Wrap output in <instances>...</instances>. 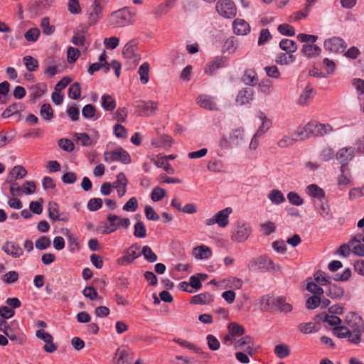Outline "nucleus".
I'll list each match as a JSON object with an SVG mask.
<instances>
[{"label":"nucleus","mask_w":364,"mask_h":364,"mask_svg":"<svg viewBox=\"0 0 364 364\" xmlns=\"http://www.w3.org/2000/svg\"><path fill=\"white\" fill-rule=\"evenodd\" d=\"M27 174L26 168L20 165L15 166L10 171L7 180H14L23 178Z\"/></svg>","instance_id":"a878e982"},{"label":"nucleus","mask_w":364,"mask_h":364,"mask_svg":"<svg viewBox=\"0 0 364 364\" xmlns=\"http://www.w3.org/2000/svg\"><path fill=\"white\" fill-rule=\"evenodd\" d=\"M141 255H144V259L149 262H154L157 260V255L152 251L150 247L145 245L142 247Z\"/></svg>","instance_id":"de8ad7c7"},{"label":"nucleus","mask_w":364,"mask_h":364,"mask_svg":"<svg viewBox=\"0 0 364 364\" xmlns=\"http://www.w3.org/2000/svg\"><path fill=\"white\" fill-rule=\"evenodd\" d=\"M228 329L229 332H230L234 336H240L245 333V328L243 326L235 322L229 324Z\"/></svg>","instance_id":"680f3d73"},{"label":"nucleus","mask_w":364,"mask_h":364,"mask_svg":"<svg viewBox=\"0 0 364 364\" xmlns=\"http://www.w3.org/2000/svg\"><path fill=\"white\" fill-rule=\"evenodd\" d=\"M136 107L141 109L145 115H154L157 110V102L154 101H140Z\"/></svg>","instance_id":"aec40b11"},{"label":"nucleus","mask_w":364,"mask_h":364,"mask_svg":"<svg viewBox=\"0 0 364 364\" xmlns=\"http://www.w3.org/2000/svg\"><path fill=\"white\" fill-rule=\"evenodd\" d=\"M81 95V87L79 82H74L72 84L68 90V96L73 100H77Z\"/></svg>","instance_id":"8fccbe9b"},{"label":"nucleus","mask_w":364,"mask_h":364,"mask_svg":"<svg viewBox=\"0 0 364 364\" xmlns=\"http://www.w3.org/2000/svg\"><path fill=\"white\" fill-rule=\"evenodd\" d=\"M173 341L178 343L183 347L187 348L191 350H193L196 353L203 354V351L201 348L196 347L193 343H191L181 338H174Z\"/></svg>","instance_id":"603ef678"},{"label":"nucleus","mask_w":364,"mask_h":364,"mask_svg":"<svg viewBox=\"0 0 364 364\" xmlns=\"http://www.w3.org/2000/svg\"><path fill=\"white\" fill-rule=\"evenodd\" d=\"M253 95L254 92L251 88H243L239 91L236 97V102L241 105L249 103L253 100Z\"/></svg>","instance_id":"4be33fe9"},{"label":"nucleus","mask_w":364,"mask_h":364,"mask_svg":"<svg viewBox=\"0 0 364 364\" xmlns=\"http://www.w3.org/2000/svg\"><path fill=\"white\" fill-rule=\"evenodd\" d=\"M242 80L246 85H252V83L257 80V73L253 70H246L242 77Z\"/></svg>","instance_id":"09e8293b"},{"label":"nucleus","mask_w":364,"mask_h":364,"mask_svg":"<svg viewBox=\"0 0 364 364\" xmlns=\"http://www.w3.org/2000/svg\"><path fill=\"white\" fill-rule=\"evenodd\" d=\"M22 109V105L21 103H14L9 106L2 113V117L4 118H9L11 116H14L16 114L18 115V119L20 118V111Z\"/></svg>","instance_id":"7c9ffc66"},{"label":"nucleus","mask_w":364,"mask_h":364,"mask_svg":"<svg viewBox=\"0 0 364 364\" xmlns=\"http://www.w3.org/2000/svg\"><path fill=\"white\" fill-rule=\"evenodd\" d=\"M193 256L198 259H206L212 255L211 250L205 246L200 245L196 247L193 250Z\"/></svg>","instance_id":"5701e85b"},{"label":"nucleus","mask_w":364,"mask_h":364,"mask_svg":"<svg viewBox=\"0 0 364 364\" xmlns=\"http://www.w3.org/2000/svg\"><path fill=\"white\" fill-rule=\"evenodd\" d=\"M298 141H299V139H293L291 135H284L277 141V144L278 147L284 149L293 146L294 144Z\"/></svg>","instance_id":"c03bdc74"},{"label":"nucleus","mask_w":364,"mask_h":364,"mask_svg":"<svg viewBox=\"0 0 364 364\" xmlns=\"http://www.w3.org/2000/svg\"><path fill=\"white\" fill-rule=\"evenodd\" d=\"M225 60L226 58L225 57H216L205 69V73L213 75L216 70L223 67Z\"/></svg>","instance_id":"bb28decb"},{"label":"nucleus","mask_w":364,"mask_h":364,"mask_svg":"<svg viewBox=\"0 0 364 364\" xmlns=\"http://www.w3.org/2000/svg\"><path fill=\"white\" fill-rule=\"evenodd\" d=\"M254 339L250 336H245L235 343V348H243L245 346L253 345Z\"/></svg>","instance_id":"13d9d810"},{"label":"nucleus","mask_w":364,"mask_h":364,"mask_svg":"<svg viewBox=\"0 0 364 364\" xmlns=\"http://www.w3.org/2000/svg\"><path fill=\"white\" fill-rule=\"evenodd\" d=\"M102 106L107 111H112L116 107L115 100L109 95H104L102 97Z\"/></svg>","instance_id":"79ce46f5"},{"label":"nucleus","mask_w":364,"mask_h":364,"mask_svg":"<svg viewBox=\"0 0 364 364\" xmlns=\"http://www.w3.org/2000/svg\"><path fill=\"white\" fill-rule=\"evenodd\" d=\"M213 301V296L209 293H201L192 297L191 302L195 304H207Z\"/></svg>","instance_id":"c756f323"},{"label":"nucleus","mask_w":364,"mask_h":364,"mask_svg":"<svg viewBox=\"0 0 364 364\" xmlns=\"http://www.w3.org/2000/svg\"><path fill=\"white\" fill-rule=\"evenodd\" d=\"M234 33L236 35H247L250 32V26L249 23L241 18H236L232 23Z\"/></svg>","instance_id":"f3484780"},{"label":"nucleus","mask_w":364,"mask_h":364,"mask_svg":"<svg viewBox=\"0 0 364 364\" xmlns=\"http://www.w3.org/2000/svg\"><path fill=\"white\" fill-rule=\"evenodd\" d=\"M272 305L276 306L280 311L288 313L291 311L292 306L290 304L286 302V298L278 296L273 299Z\"/></svg>","instance_id":"393cba45"},{"label":"nucleus","mask_w":364,"mask_h":364,"mask_svg":"<svg viewBox=\"0 0 364 364\" xmlns=\"http://www.w3.org/2000/svg\"><path fill=\"white\" fill-rule=\"evenodd\" d=\"M4 333L11 341H16L18 343H21V339L19 337V328L17 326V323L15 321L11 323L6 328H5Z\"/></svg>","instance_id":"6ab92c4d"},{"label":"nucleus","mask_w":364,"mask_h":364,"mask_svg":"<svg viewBox=\"0 0 364 364\" xmlns=\"http://www.w3.org/2000/svg\"><path fill=\"white\" fill-rule=\"evenodd\" d=\"M149 65L148 63H144L140 65L138 70V74L140 76V81L142 84H146L149 81Z\"/></svg>","instance_id":"a19ab883"},{"label":"nucleus","mask_w":364,"mask_h":364,"mask_svg":"<svg viewBox=\"0 0 364 364\" xmlns=\"http://www.w3.org/2000/svg\"><path fill=\"white\" fill-rule=\"evenodd\" d=\"M314 278L321 285L325 286L331 284V277L321 270L316 272L314 274Z\"/></svg>","instance_id":"e433bc0d"},{"label":"nucleus","mask_w":364,"mask_h":364,"mask_svg":"<svg viewBox=\"0 0 364 364\" xmlns=\"http://www.w3.org/2000/svg\"><path fill=\"white\" fill-rule=\"evenodd\" d=\"M105 161H119L124 164H128L131 162L129 154L122 148L112 151H105L104 154Z\"/></svg>","instance_id":"1a4fd4ad"},{"label":"nucleus","mask_w":364,"mask_h":364,"mask_svg":"<svg viewBox=\"0 0 364 364\" xmlns=\"http://www.w3.org/2000/svg\"><path fill=\"white\" fill-rule=\"evenodd\" d=\"M295 56L290 53H279L275 59L277 63L279 65H289L295 61Z\"/></svg>","instance_id":"4c0bfd02"},{"label":"nucleus","mask_w":364,"mask_h":364,"mask_svg":"<svg viewBox=\"0 0 364 364\" xmlns=\"http://www.w3.org/2000/svg\"><path fill=\"white\" fill-rule=\"evenodd\" d=\"M104 6L100 2V0H95L89 11L88 22L90 25L95 24L102 16V10Z\"/></svg>","instance_id":"9b49d317"},{"label":"nucleus","mask_w":364,"mask_h":364,"mask_svg":"<svg viewBox=\"0 0 364 364\" xmlns=\"http://www.w3.org/2000/svg\"><path fill=\"white\" fill-rule=\"evenodd\" d=\"M274 352L279 358H284L289 355L290 349L287 344H279L274 347Z\"/></svg>","instance_id":"37998d69"},{"label":"nucleus","mask_w":364,"mask_h":364,"mask_svg":"<svg viewBox=\"0 0 364 364\" xmlns=\"http://www.w3.org/2000/svg\"><path fill=\"white\" fill-rule=\"evenodd\" d=\"M320 318L324 322L328 323L330 326H338L341 323V319L336 316H329L327 314L321 315Z\"/></svg>","instance_id":"0e129e2a"},{"label":"nucleus","mask_w":364,"mask_h":364,"mask_svg":"<svg viewBox=\"0 0 364 364\" xmlns=\"http://www.w3.org/2000/svg\"><path fill=\"white\" fill-rule=\"evenodd\" d=\"M248 268L252 271L265 269L267 271H277L280 269L276 266L272 259L267 256H262L250 261Z\"/></svg>","instance_id":"20e7f679"},{"label":"nucleus","mask_w":364,"mask_h":364,"mask_svg":"<svg viewBox=\"0 0 364 364\" xmlns=\"http://www.w3.org/2000/svg\"><path fill=\"white\" fill-rule=\"evenodd\" d=\"M40 36V31L38 28H33L27 31L24 37L28 41L36 42Z\"/></svg>","instance_id":"69168bd1"},{"label":"nucleus","mask_w":364,"mask_h":364,"mask_svg":"<svg viewBox=\"0 0 364 364\" xmlns=\"http://www.w3.org/2000/svg\"><path fill=\"white\" fill-rule=\"evenodd\" d=\"M237 41L235 37L228 38L224 43V48L229 53L235 52L237 48Z\"/></svg>","instance_id":"4d7b16f0"},{"label":"nucleus","mask_w":364,"mask_h":364,"mask_svg":"<svg viewBox=\"0 0 364 364\" xmlns=\"http://www.w3.org/2000/svg\"><path fill=\"white\" fill-rule=\"evenodd\" d=\"M136 43L134 40L128 42L124 47L122 54L127 59H134L136 58L134 47Z\"/></svg>","instance_id":"58836bf2"},{"label":"nucleus","mask_w":364,"mask_h":364,"mask_svg":"<svg viewBox=\"0 0 364 364\" xmlns=\"http://www.w3.org/2000/svg\"><path fill=\"white\" fill-rule=\"evenodd\" d=\"M2 250L13 257H20L23 254V249L20 245L13 241H7L2 246Z\"/></svg>","instance_id":"4468645a"},{"label":"nucleus","mask_w":364,"mask_h":364,"mask_svg":"<svg viewBox=\"0 0 364 364\" xmlns=\"http://www.w3.org/2000/svg\"><path fill=\"white\" fill-rule=\"evenodd\" d=\"M306 131L309 132L310 135L323 136L331 131V127L329 125L311 122L306 125Z\"/></svg>","instance_id":"9d476101"},{"label":"nucleus","mask_w":364,"mask_h":364,"mask_svg":"<svg viewBox=\"0 0 364 364\" xmlns=\"http://www.w3.org/2000/svg\"><path fill=\"white\" fill-rule=\"evenodd\" d=\"M223 167V162L217 159L210 161L207 165L208 170L211 172H220Z\"/></svg>","instance_id":"bf43d9fd"},{"label":"nucleus","mask_w":364,"mask_h":364,"mask_svg":"<svg viewBox=\"0 0 364 364\" xmlns=\"http://www.w3.org/2000/svg\"><path fill=\"white\" fill-rule=\"evenodd\" d=\"M341 175L338 177V186H348L351 183V173L348 166L342 164L340 168Z\"/></svg>","instance_id":"a211bd4d"},{"label":"nucleus","mask_w":364,"mask_h":364,"mask_svg":"<svg viewBox=\"0 0 364 364\" xmlns=\"http://www.w3.org/2000/svg\"><path fill=\"white\" fill-rule=\"evenodd\" d=\"M102 206V200L99 198H91L87 203V208L90 211H97Z\"/></svg>","instance_id":"338daca9"},{"label":"nucleus","mask_w":364,"mask_h":364,"mask_svg":"<svg viewBox=\"0 0 364 364\" xmlns=\"http://www.w3.org/2000/svg\"><path fill=\"white\" fill-rule=\"evenodd\" d=\"M127 183L128 180L125 174L121 172L117 176V180L114 181L111 185L112 188L117 189L118 196L119 197H122L127 192Z\"/></svg>","instance_id":"2eb2a0df"},{"label":"nucleus","mask_w":364,"mask_h":364,"mask_svg":"<svg viewBox=\"0 0 364 364\" xmlns=\"http://www.w3.org/2000/svg\"><path fill=\"white\" fill-rule=\"evenodd\" d=\"M323 47L327 51L342 53L346 50L347 43L340 37H332L324 41Z\"/></svg>","instance_id":"0eeeda50"},{"label":"nucleus","mask_w":364,"mask_h":364,"mask_svg":"<svg viewBox=\"0 0 364 364\" xmlns=\"http://www.w3.org/2000/svg\"><path fill=\"white\" fill-rule=\"evenodd\" d=\"M268 199L274 205H280L285 201V197L282 192L278 189H272L267 195Z\"/></svg>","instance_id":"cd10ccee"},{"label":"nucleus","mask_w":364,"mask_h":364,"mask_svg":"<svg viewBox=\"0 0 364 364\" xmlns=\"http://www.w3.org/2000/svg\"><path fill=\"white\" fill-rule=\"evenodd\" d=\"M41 27L43 34L48 36L53 34L55 30V26L50 24V18L48 17H44L42 18Z\"/></svg>","instance_id":"49530a36"},{"label":"nucleus","mask_w":364,"mask_h":364,"mask_svg":"<svg viewBox=\"0 0 364 364\" xmlns=\"http://www.w3.org/2000/svg\"><path fill=\"white\" fill-rule=\"evenodd\" d=\"M116 356H118L116 364H130L127 360L128 352L126 350H121L118 348L115 353Z\"/></svg>","instance_id":"774afa93"},{"label":"nucleus","mask_w":364,"mask_h":364,"mask_svg":"<svg viewBox=\"0 0 364 364\" xmlns=\"http://www.w3.org/2000/svg\"><path fill=\"white\" fill-rule=\"evenodd\" d=\"M215 7L217 12L224 18H231L236 16L237 9L231 0H219Z\"/></svg>","instance_id":"423d86ee"},{"label":"nucleus","mask_w":364,"mask_h":364,"mask_svg":"<svg viewBox=\"0 0 364 364\" xmlns=\"http://www.w3.org/2000/svg\"><path fill=\"white\" fill-rule=\"evenodd\" d=\"M197 104L207 109L210 110H217V105L215 102V100L213 97L207 95H202L198 97L197 98Z\"/></svg>","instance_id":"dca6fc26"},{"label":"nucleus","mask_w":364,"mask_h":364,"mask_svg":"<svg viewBox=\"0 0 364 364\" xmlns=\"http://www.w3.org/2000/svg\"><path fill=\"white\" fill-rule=\"evenodd\" d=\"M108 224L104 227L103 233L110 234L116 231L119 228H128L131 224L129 218H122L119 215L108 214L107 215Z\"/></svg>","instance_id":"7ed1b4c3"},{"label":"nucleus","mask_w":364,"mask_h":364,"mask_svg":"<svg viewBox=\"0 0 364 364\" xmlns=\"http://www.w3.org/2000/svg\"><path fill=\"white\" fill-rule=\"evenodd\" d=\"M279 47L287 53L292 54L297 50L296 43L291 39H282L279 43Z\"/></svg>","instance_id":"72a5a7b5"},{"label":"nucleus","mask_w":364,"mask_h":364,"mask_svg":"<svg viewBox=\"0 0 364 364\" xmlns=\"http://www.w3.org/2000/svg\"><path fill=\"white\" fill-rule=\"evenodd\" d=\"M176 1V0H166L165 3L161 4L155 8L154 13L159 16L167 14L174 6Z\"/></svg>","instance_id":"f704fd0d"},{"label":"nucleus","mask_w":364,"mask_h":364,"mask_svg":"<svg viewBox=\"0 0 364 364\" xmlns=\"http://www.w3.org/2000/svg\"><path fill=\"white\" fill-rule=\"evenodd\" d=\"M55 0H36V14H42L52 6Z\"/></svg>","instance_id":"ea45409f"},{"label":"nucleus","mask_w":364,"mask_h":364,"mask_svg":"<svg viewBox=\"0 0 364 364\" xmlns=\"http://www.w3.org/2000/svg\"><path fill=\"white\" fill-rule=\"evenodd\" d=\"M287 199L294 205L299 206L304 203V200L294 191H291L287 194Z\"/></svg>","instance_id":"e2e57ef3"},{"label":"nucleus","mask_w":364,"mask_h":364,"mask_svg":"<svg viewBox=\"0 0 364 364\" xmlns=\"http://www.w3.org/2000/svg\"><path fill=\"white\" fill-rule=\"evenodd\" d=\"M355 154V148L352 146L343 147L338 151L336 158L342 164L348 166V163L353 160Z\"/></svg>","instance_id":"f8f14e48"},{"label":"nucleus","mask_w":364,"mask_h":364,"mask_svg":"<svg viewBox=\"0 0 364 364\" xmlns=\"http://www.w3.org/2000/svg\"><path fill=\"white\" fill-rule=\"evenodd\" d=\"M252 232V228L250 224L242 221H237L232 232L231 238L237 242L246 241Z\"/></svg>","instance_id":"39448f33"},{"label":"nucleus","mask_w":364,"mask_h":364,"mask_svg":"<svg viewBox=\"0 0 364 364\" xmlns=\"http://www.w3.org/2000/svg\"><path fill=\"white\" fill-rule=\"evenodd\" d=\"M23 61L26 69L30 72L35 71L38 68V61L32 56L23 57Z\"/></svg>","instance_id":"a18cd8bd"},{"label":"nucleus","mask_w":364,"mask_h":364,"mask_svg":"<svg viewBox=\"0 0 364 364\" xmlns=\"http://www.w3.org/2000/svg\"><path fill=\"white\" fill-rule=\"evenodd\" d=\"M134 236L138 238H144L146 236V230L141 221L134 225Z\"/></svg>","instance_id":"864d4df0"},{"label":"nucleus","mask_w":364,"mask_h":364,"mask_svg":"<svg viewBox=\"0 0 364 364\" xmlns=\"http://www.w3.org/2000/svg\"><path fill=\"white\" fill-rule=\"evenodd\" d=\"M277 30L281 34L284 36H293L295 35L294 28L292 26L287 23L279 25Z\"/></svg>","instance_id":"5fc2aeb1"},{"label":"nucleus","mask_w":364,"mask_h":364,"mask_svg":"<svg viewBox=\"0 0 364 364\" xmlns=\"http://www.w3.org/2000/svg\"><path fill=\"white\" fill-rule=\"evenodd\" d=\"M229 139L232 146H240L245 140V132L243 127L233 129L229 134Z\"/></svg>","instance_id":"ddd939ff"},{"label":"nucleus","mask_w":364,"mask_h":364,"mask_svg":"<svg viewBox=\"0 0 364 364\" xmlns=\"http://www.w3.org/2000/svg\"><path fill=\"white\" fill-rule=\"evenodd\" d=\"M298 328L301 333L309 334L318 331L320 326L318 323L308 322L300 323Z\"/></svg>","instance_id":"2f4dec72"},{"label":"nucleus","mask_w":364,"mask_h":364,"mask_svg":"<svg viewBox=\"0 0 364 364\" xmlns=\"http://www.w3.org/2000/svg\"><path fill=\"white\" fill-rule=\"evenodd\" d=\"M41 117L46 120H50L53 117V111L50 104H43L40 110Z\"/></svg>","instance_id":"3c124183"},{"label":"nucleus","mask_w":364,"mask_h":364,"mask_svg":"<svg viewBox=\"0 0 364 364\" xmlns=\"http://www.w3.org/2000/svg\"><path fill=\"white\" fill-rule=\"evenodd\" d=\"M344 291L341 287L335 284H329L328 295L331 298H339L343 295Z\"/></svg>","instance_id":"052dcab7"},{"label":"nucleus","mask_w":364,"mask_h":364,"mask_svg":"<svg viewBox=\"0 0 364 364\" xmlns=\"http://www.w3.org/2000/svg\"><path fill=\"white\" fill-rule=\"evenodd\" d=\"M301 52L308 57H316L318 56L321 52V49L319 46L315 44L306 43L303 46Z\"/></svg>","instance_id":"c85d7f7f"},{"label":"nucleus","mask_w":364,"mask_h":364,"mask_svg":"<svg viewBox=\"0 0 364 364\" xmlns=\"http://www.w3.org/2000/svg\"><path fill=\"white\" fill-rule=\"evenodd\" d=\"M140 246L137 244L132 245L128 249L124 250V255L117 259L118 264L126 266L133 262V261L141 256L139 250Z\"/></svg>","instance_id":"6e6552de"},{"label":"nucleus","mask_w":364,"mask_h":364,"mask_svg":"<svg viewBox=\"0 0 364 364\" xmlns=\"http://www.w3.org/2000/svg\"><path fill=\"white\" fill-rule=\"evenodd\" d=\"M48 216L53 220H60L66 222L65 218H60L59 215L58 205L56 203L50 202L48 203Z\"/></svg>","instance_id":"473e14b6"},{"label":"nucleus","mask_w":364,"mask_h":364,"mask_svg":"<svg viewBox=\"0 0 364 364\" xmlns=\"http://www.w3.org/2000/svg\"><path fill=\"white\" fill-rule=\"evenodd\" d=\"M232 211V208L228 207L217 213L215 215L216 224L220 228H225L229 223L228 218Z\"/></svg>","instance_id":"412c9836"},{"label":"nucleus","mask_w":364,"mask_h":364,"mask_svg":"<svg viewBox=\"0 0 364 364\" xmlns=\"http://www.w3.org/2000/svg\"><path fill=\"white\" fill-rule=\"evenodd\" d=\"M306 193L314 198H323L325 193L322 188L316 184H311L306 187Z\"/></svg>","instance_id":"c9c22d12"},{"label":"nucleus","mask_w":364,"mask_h":364,"mask_svg":"<svg viewBox=\"0 0 364 364\" xmlns=\"http://www.w3.org/2000/svg\"><path fill=\"white\" fill-rule=\"evenodd\" d=\"M136 13L131 11L127 7L113 11L109 16L110 25L115 28L125 27L135 23Z\"/></svg>","instance_id":"f257e3e1"},{"label":"nucleus","mask_w":364,"mask_h":364,"mask_svg":"<svg viewBox=\"0 0 364 364\" xmlns=\"http://www.w3.org/2000/svg\"><path fill=\"white\" fill-rule=\"evenodd\" d=\"M351 329L343 326L334 327L333 333L340 338H348L349 341L357 344L360 341L361 327L356 324V326H350Z\"/></svg>","instance_id":"f03ea898"},{"label":"nucleus","mask_w":364,"mask_h":364,"mask_svg":"<svg viewBox=\"0 0 364 364\" xmlns=\"http://www.w3.org/2000/svg\"><path fill=\"white\" fill-rule=\"evenodd\" d=\"M315 94L314 89L311 87L310 85L306 86L304 90L300 95L298 99V103L300 105H306L309 100H311Z\"/></svg>","instance_id":"b1692460"},{"label":"nucleus","mask_w":364,"mask_h":364,"mask_svg":"<svg viewBox=\"0 0 364 364\" xmlns=\"http://www.w3.org/2000/svg\"><path fill=\"white\" fill-rule=\"evenodd\" d=\"M75 137L84 146H89L93 144L92 139L85 133H76L75 134Z\"/></svg>","instance_id":"6e6d98bb"}]
</instances>
